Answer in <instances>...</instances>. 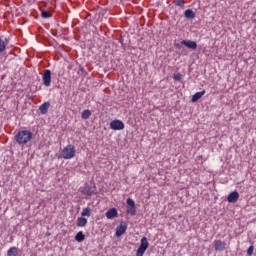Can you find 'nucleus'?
<instances>
[{"label": "nucleus", "mask_w": 256, "mask_h": 256, "mask_svg": "<svg viewBox=\"0 0 256 256\" xmlns=\"http://www.w3.org/2000/svg\"><path fill=\"white\" fill-rule=\"evenodd\" d=\"M82 217H91V208L86 207L81 212Z\"/></svg>", "instance_id": "6ab92c4d"}, {"label": "nucleus", "mask_w": 256, "mask_h": 256, "mask_svg": "<svg viewBox=\"0 0 256 256\" xmlns=\"http://www.w3.org/2000/svg\"><path fill=\"white\" fill-rule=\"evenodd\" d=\"M228 203H237L239 201V192L233 191L227 197Z\"/></svg>", "instance_id": "9d476101"}, {"label": "nucleus", "mask_w": 256, "mask_h": 256, "mask_svg": "<svg viewBox=\"0 0 256 256\" xmlns=\"http://www.w3.org/2000/svg\"><path fill=\"white\" fill-rule=\"evenodd\" d=\"M76 153L77 150L75 149V146L69 144L62 150L61 156L63 159H73Z\"/></svg>", "instance_id": "f03ea898"}, {"label": "nucleus", "mask_w": 256, "mask_h": 256, "mask_svg": "<svg viewBox=\"0 0 256 256\" xmlns=\"http://www.w3.org/2000/svg\"><path fill=\"white\" fill-rule=\"evenodd\" d=\"M117 215H118L117 208H111L106 212L107 219H115Z\"/></svg>", "instance_id": "f8f14e48"}, {"label": "nucleus", "mask_w": 256, "mask_h": 256, "mask_svg": "<svg viewBox=\"0 0 256 256\" xmlns=\"http://www.w3.org/2000/svg\"><path fill=\"white\" fill-rule=\"evenodd\" d=\"M81 117L85 120L89 119V117H91V110H83Z\"/></svg>", "instance_id": "412c9836"}, {"label": "nucleus", "mask_w": 256, "mask_h": 256, "mask_svg": "<svg viewBox=\"0 0 256 256\" xmlns=\"http://www.w3.org/2000/svg\"><path fill=\"white\" fill-rule=\"evenodd\" d=\"M75 241L78 243H83V241H85V234H83L82 231L78 232L75 236Z\"/></svg>", "instance_id": "f3484780"}, {"label": "nucleus", "mask_w": 256, "mask_h": 256, "mask_svg": "<svg viewBox=\"0 0 256 256\" xmlns=\"http://www.w3.org/2000/svg\"><path fill=\"white\" fill-rule=\"evenodd\" d=\"M49 107H51V104L49 102H44L42 105H40V113L42 115H45L47 111H49Z\"/></svg>", "instance_id": "4468645a"}, {"label": "nucleus", "mask_w": 256, "mask_h": 256, "mask_svg": "<svg viewBox=\"0 0 256 256\" xmlns=\"http://www.w3.org/2000/svg\"><path fill=\"white\" fill-rule=\"evenodd\" d=\"M77 227H85L87 225V218L85 217H79L76 221Z\"/></svg>", "instance_id": "2eb2a0df"}, {"label": "nucleus", "mask_w": 256, "mask_h": 256, "mask_svg": "<svg viewBox=\"0 0 256 256\" xmlns=\"http://www.w3.org/2000/svg\"><path fill=\"white\" fill-rule=\"evenodd\" d=\"M205 93H206L205 90L196 92L191 98L192 103H197V101H199V99H201V97H203V95H205Z\"/></svg>", "instance_id": "ddd939ff"}, {"label": "nucleus", "mask_w": 256, "mask_h": 256, "mask_svg": "<svg viewBox=\"0 0 256 256\" xmlns=\"http://www.w3.org/2000/svg\"><path fill=\"white\" fill-rule=\"evenodd\" d=\"M126 203L128 205V207H127L128 215H135L137 213V210L135 208V201L131 198H128L126 200Z\"/></svg>", "instance_id": "39448f33"}, {"label": "nucleus", "mask_w": 256, "mask_h": 256, "mask_svg": "<svg viewBox=\"0 0 256 256\" xmlns=\"http://www.w3.org/2000/svg\"><path fill=\"white\" fill-rule=\"evenodd\" d=\"M7 42H5V40L0 38V55L2 53H5V50L7 49Z\"/></svg>", "instance_id": "a211bd4d"}, {"label": "nucleus", "mask_w": 256, "mask_h": 256, "mask_svg": "<svg viewBox=\"0 0 256 256\" xmlns=\"http://www.w3.org/2000/svg\"><path fill=\"white\" fill-rule=\"evenodd\" d=\"M127 231V223L121 222L120 225L116 228V237H121V235H125Z\"/></svg>", "instance_id": "1a4fd4ad"}, {"label": "nucleus", "mask_w": 256, "mask_h": 256, "mask_svg": "<svg viewBox=\"0 0 256 256\" xmlns=\"http://www.w3.org/2000/svg\"><path fill=\"white\" fill-rule=\"evenodd\" d=\"M175 5H177V7H184L185 2L183 0H176Z\"/></svg>", "instance_id": "5701e85b"}, {"label": "nucleus", "mask_w": 256, "mask_h": 256, "mask_svg": "<svg viewBox=\"0 0 256 256\" xmlns=\"http://www.w3.org/2000/svg\"><path fill=\"white\" fill-rule=\"evenodd\" d=\"M174 47H175L176 49H182L183 44L175 43V44H174Z\"/></svg>", "instance_id": "a878e982"}, {"label": "nucleus", "mask_w": 256, "mask_h": 256, "mask_svg": "<svg viewBox=\"0 0 256 256\" xmlns=\"http://www.w3.org/2000/svg\"><path fill=\"white\" fill-rule=\"evenodd\" d=\"M14 139L18 145H27L33 139V133L29 130H22L15 135Z\"/></svg>", "instance_id": "f257e3e1"}, {"label": "nucleus", "mask_w": 256, "mask_h": 256, "mask_svg": "<svg viewBox=\"0 0 256 256\" xmlns=\"http://www.w3.org/2000/svg\"><path fill=\"white\" fill-rule=\"evenodd\" d=\"M80 191H81V193H83V195H87L88 197H91V195H93V193H95V186L86 184L84 187L80 188Z\"/></svg>", "instance_id": "0eeeda50"}, {"label": "nucleus", "mask_w": 256, "mask_h": 256, "mask_svg": "<svg viewBox=\"0 0 256 256\" xmlns=\"http://www.w3.org/2000/svg\"><path fill=\"white\" fill-rule=\"evenodd\" d=\"M41 17H43V19H49L51 17V13H49L48 11L42 10Z\"/></svg>", "instance_id": "4be33fe9"}, {"label": "nucleus", "mask_w": 256, "mask_h": 256, "mask_svg": "<svg viewBox=\"0 0 256 256\" xmlns=\"http://www.w3.org/2000/svg\"><path fill=\"white\" fill-rule=\"evenodd\" d=\"M184 16L186 17V19H195V12H193V10L191 9H187L184 12Z\"/></svg>", "instance_id": "dca6fc26"}, {"label": "nucleus", "mask_w": 256, "mask_h": 256, "mask_svg": "<svg viewBox=\"0 0 256 256\" xmlns=\"http://www.w3.org/2000/svg\"><path fill=\"white\" fill-rule=\"evenodd\" d=\"M253 251H255V248L253 246H250L247 250V255L249 256L253 255Z\"/></svg>", "instance_id": "b1692460"}, {"label": "nucleus", "mask_w": 256, "mask_h": 256, "mask_svg": "<svg viewBox=\"0 0 256 256\" xmlns=\"http://www.w3.org/2000/svg\"><path fill=\"white\" fill-rule=\"evenodd\" d=\"M174 79H175V81H181V79H182L181 74L174 75Z\"/></svg>", "instance_id": "393cba45"}, {"label": "nucleus", "mask_w": 256, "mask_h": 256, "mask_svg": "<svg viewBox=\"0 0 256 256\" xmlns=\"http://www.w3.org/2000/svg\"><path fill=\"white\" fill-rule=\"evenodd\" d=\"M110 129L112 131H123L125 129V123L121 120H113L110 122Z\"/></svg>", "instance_id": "20e7f679"}, {"label": "nucleus", "mask_w": 256, "mask_h": 256, "mask_svg": "<svg viewBox=\"0 0 256 256\" xmlns=\"http://www.w3.org/2000/svg\"><path fill=\"white\" fill-rule=\"evenodd\" d=\"M147 249H149V240H147V237L144 236L140 240V246L136 251V256H144Z\"/></svg>", "instance_id": "7ed1b4c3"}, {"label": "nucleus", "mask_w": 256, "mask_h": 256, "mask_svg": "<svg viewBox=\"0 0 256 256\" xmlns=\"http://www.w3.org/2000/svg\"><path fill=\"white\" fill-rule=\"evenodd\" d=\"M181 45H185V47H187L188 49H192L193 51L197 49V42L192 40H183L181 42Z\"/></svg>", "instance_id": "9b49d317"}, {"label": "nucleus", "mask_w": 256, "mask_h": 256, "mask_svg": "<svg viewBox=\"0 0 256 256\" xmlns=\"http://www.w3.org/2000/svg\"><path fill=\"white\" fill-rule=\"evenodd\" d=\"M213 247L215 251H225V248L227 247V242L222 240H214Z\"/></svg>", "instance_id": "6e6552de"}, {"label": "nucleus", "mask_w": 256, "mask_h": 256, "mask_svg": "<svg viewBox=\"0 0 256 256\" xmlns=\"http://www.w3.org/2000/svg\"><path fill=\"white\" fill-rule=\"evenodd\" d=\"M43 85L45 87H51V70H45L42 75Z\"/></svg>", "instance_id": "423d86ee"}, {"label": "nucleus", "mask_w": 256, "mask_h": 256, "mask_svg": "<svg viewBox=\"0 0 256 256\" xmlns=\"http://www.w3.org/2000/svg\"><path fill=\"white\" fill-rule=\"evenodd\" d=\"M17 253H18L17 247H11L7 252V256H16Z\"/></svg>", "instance_id": "aec40b11"}]
</instances>
